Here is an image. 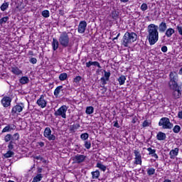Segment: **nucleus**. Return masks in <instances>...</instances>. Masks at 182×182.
<instances>
[{"instance_id": "1", "label": "nucleus", "mask_w": 182, "mask_h": 182, "mask_svg": "<svg viewBox=\"0 0 182 182\" xmlns=\"http://www.w3.org/2000/svg\"><path fill=\"white\" fill-rule=\"evenodd\" d=\"M147 32L149 45H154L159 41V26L149 24L147 27Z\"/></svg>"}, {"instance_id": "2", "label": "nucleus", "mask_w": 182, "mask_h": 182, "mask_svg": "<svg viewBox=\"0 0 182 182\" xmlns=\"http://www.w3.org/2000/svg\"><path fill=\"white\" fill-rule=\"evenodd\" d=\"M137 41V35L134 32H127L123 36L122 45L127 48L129 45L136 42Z\"/></svg>"}, {"instance_id": "3", "label": "nucleus", "mask_w": 182, "mask_h": 182, "mask_svg": "<svg viewBox=\"0 0 182 182\" xmlns=\"http://www.w3.org/2000/svg\"><path fill=\"white\" fill-rule=\"evenodd\" d=\"M178 86V74L176 72H171L169 74L168 87L169 89H177Z\"/></svg>"}, {"instance_id": "4", "label": "nucleus", "mask_w": 182, "mask_h": 182, "mask_svg": "<svg viewBox=\"0 0 182 182\" xmlns=\"http://www.w3.org/2000/svg\"><path fill=\"white\" fill-rule=\"evenodd\" d=\"M159 126L165 130H171L173 127V123L170 122L168 117H162L159 122Z\"/></svg>"}, {"instance_id": "5", "label": "nucleus", "mask_w": 182, "mask_h": 182, "mask_svg": "<svg viewBox=\"0 0 182 182\" xmlns=\"http://www.w3.org/2000/svg\"><path fill=\"white\" fill-rule=\"evenodd\" d=\"M69 35H68V33L66 31L63 32L59 38V43L61 46L63 48H68L69 46Z\"/></svg>"}, {"instance_id": "6", "label": "nucleus", "mask_w": 182, "mask_h": 182, "mask_svg": "<svg viewBox=\"0 0 182 182\" xmlns=\"http://www.w3.org/2000/svg\"><path fill=\"white\" fill-rule=\"evenodd\" d=\"M68 112V107L66 105L61 106L57 111L55 112V116H61L63 119H66V112Z\"/></svg>"}, {"instance_id": "7", "label": "nucleus", "mask_w": 182, "mask_h": 182, "mask_svg": "<svg viewBox=\"0 0 182 182\" xmlns=\"http://www.w3.org/2000/svg\"><path fill=\"white\" fill-rule=\"evenodd\" d=\"M44 136L46 137L48 140H55L56 136L52 134V130L50 128L46 127L44 130Z\"/></svg>"}, {"instance_id": "8", "label": "nucleus", "mask_w": 182, "mask_h": 182, "mask_svg": "<svg viewBox=\"0 0 182 182\" xmlns=\"http://www.w3.org/2000/svg\"><path fill=\"white\" fill-rule=\"evenodd\" d=\"M23 107H25V106L22 102L20 103V105H15L11 109L12 114H16V113H21V112L23 110Z\"/></svg>"}, {"instance_id": "9", "label": "nucleus", "mask_w": 182, "mask_h": 182, "mask_svg": "<svg viewBox=\"0 0 182 182\" xmlns=\"http://www.w3.org/2000/svg\"><path fill=\"white\" fill-rule=\"evenodd\" d=\"M87 26V23L85 21H80L78 25V33H85L86 31V28Z\"/></svg>"}, {"instance_id": "10", "label": "nucleus", "mask_w": 182, "mask_h": 182, "mask_svg": "<svg viewBox=\"0 0 182 182\" xmlns=\"http://www.w3.org/2000/svg\"><path fill=\"white\" fill-rule=\"evenodd\" d=\"M15 129H16L15 124H9L2 129L1 133H9V132H12V130H15Z\"/></svg>"}, {"instance_id": "11", "label": "nucleus", "mask_w": 182, "mask_h": 182, "mask_svg": "<svg viewBox=\"0 0 182 182\" xmlns=\"http://www.w3.org/2000/svg\"><path fill=\"white\" fill-rule=\"evenodd\" d=\"M47 103L46 100H45V96L43 95H41V97L37 100V105L42 109L46 107Z\"/></svg>"}, {"instance_id": "12", "label": "nucleus", "mask_w": 182, "mask_h": 182, "mask_svg": "<svg viewBox=\"0 0 182 182\" xmlns=\"http://www.w3.org/2000/svg\"><path fill=\"white\" fill-rule=\"evenodd\" d=\"M12 102V99L9 97H4L1 100V104L4 107H9L11 106V102Z\"/></svg>"}, {"instance_id": "13", "label": "nucleus", "mask_w": 182, "mask_h": 182, "mask_svg": "<svg viewBox=\"0 0 182 182\" xmlns=\"http://www.w3.org/2000/svg\"><path fill=\"white\" fill-rule=\"evenodd\" d=\"M85 159H86V156L77 154L74 157L73 161H75V163H77L78 164H80V163H83V161H85Z\"/></svg>"}, {"instance_id": "14", "label": "nucleus", "mask_w": 182, "mask_h": 182, "mask_svg": "<svg viewBox=\"0 0 182 182\" xmlns=\"http://www.w3.org/2000/svg\"><path fill=\"white\" fill-rule=\"evenodd\" d=\"M135 155V164H141V154L138 150L134 151Z\"/></svg>"}, {"instance_id": "15", "label": "nucleus", "mask_w": 182, "mask_h": 182, "mask_svg": "<svg viewBox=\"0 0 182 182\" xmlns=\"http://www.w3.org/2000/svg\"><path fill=\"white\" fill-rule=\"evenodd\" d=\"M171 90H173V96L174 99H179L180 96H181V91H180V86H178L175 89H171Z\"/></svg>"}, {"instance_id": "16", "label": "nucleus", "mask_w": 182, "mask_h": 182, "mask_svg": "<svg viewBox=\"0 0 182 182\" xmlns=\"http://www.w3.org/2000/svg\"><path fill=\"white\" fill-rule=\"evenodd\" d=\"M90 66H97L99 68V69L102 68V66H100V63L97 61H89L86 63V67L87 68H90Z\"/></svg>"}, {"instance_id": "17", "label": "nucleus", "mask_w": 182, "mask_h": 182, "mask_svg": "<svg viewBox=\"0 0 182 182\" xmlns=\"http://www.w3.org/2000/svg\"><path fill=\"white\" fill-rule=\"evenodd\" d=\"M178 148H175L174 149L171 150L169 152L170 158L172 159H176V156H178Z\"/></svg>"}, {"instance_id": "18", "label": "nucleus", "mask_w": 182, "mask_h": 182, "mask_svg": "<svg viewBox=\"0 0 182 182\" xmlns=\"http://www.w3.org/2000/svg\"><path fill=\"white\" fill-rule=\"evenodd\" d=\"M159 31L161 33L166 32V31H167V23L161 22L159 26Z\"/></svg>"}, {"instance_id": "19", "label": "nucleus", "mask_w": 182, "mask_h": 182, "mask_svg": "<svg viewBox=\"0 0 182 182\" xmlns=\"http://www.w3.org/2000/svg\"><path fill=\"white\" fill-rule=\"evenodd\" d=\"M63 85H60L57 87L54 90V96H55V97H58L59 96V93H60V92H63Z\"/></svg>"}, {"instance_id": "20", "label": "nucleus", "mask_w": 182, "mask_h": 182, "mask_svg": "<svg viewBox=\"0 0 182 182\" xmlns=\"http://www.w3.org/2000/svg\"><path fill=\"white\" fill-rule=\"evenodd\" d=\"M166 134L164 132H159L156 135V139L157 140H159V141H163V140H166Z\"/></svg>"}, {"instance_id": "21", "label": "nucleus", "mask_w": 182, "mask_h": 182, "mask_svg": "<svg viewBox=\"0 0 182 182\" xmlns=\"http://www.w3.org/2000/svg\"><path fill=\"white\" fill-rule=\"evenodd\" d=\"M52 46L53 50H58L59 48V41L56 38H53Z\"/></svg>"}, {"instance_id": "22", "label": "nucleus", "mask_w": 182, "mask_h": 182, "mask_svg": "<svg viewBox=\"0 0 182 182\" xmlns=\"http://www.w3.org/2000/svg\"><path fill=\"white\" fill-rule=\"evenodd\" d=\"M176 33V31L173 28H168L165 33L167 38H171L172 35Z\"/></svg>"}, {"instance_id": "23", "label": "nucleus", "mask_w": 182, "mask_h": 182, "mask_svg": "<svg viewBox=\"0 0 182 182\" xmlns=\"http://www.w3.org/2000/svg\"><path fill=\"white\" fill-rule=\"evenodd\" d=\"M20 83H21V85H26V83H29V78L28 77H22L20 79Z\"/></svg>"}, {"instance_id": "24", "label": "nucleus", "mask_w": 182, "mask_h": 182, "mask_svg": "<svg viewBox=\"0 0 182 182\" xmlns=\"http://www.w3.org/2000/svg\"><path fill=\"white\" fill-rule=\"evenodd\" d=\"M43 178V176L42 174L39 173L36 177L33 178L32 182H39Z\"/></svg>"}, {"instance_id": "25", "label": "nucleus", "mask_w": 182, "mask_h": 182, "mask_svg": "<svg viewBox=\"0 0 182 182\" xmlns=\"http://www.w3.org/2000/svg\"><path fill=\"white\" fill-rule=\"evenodd\" d=\"M118 82H119L120 86H122V85H123V84L125 83V82H126V76H124V75H121V76L118 78Z\"/></svg>"}, {"instance_id": "26", "label": "nucleus", "mask_w": 182, "mask_h": 182, "mask_svg": "<svg viewBox=\"0 0 182 182\" xmlns=\"http://www.w3.org/2000/svg\"><path fill=\"white\" fill-rule=\"evenodd\" d=\"M12 141V134H7L5 136H4V141L6 143H9V141Z\"/></svg>"}, {"instance_id": "27", "label": "nucleus", "mask_w": 182, "mask_h": 182, "mask_svg": "<svg viewBox=\"0 0 182 182\" xmlns=\"http://www.w3.org/2000/svg\"><path fill=\"white\" fill-rule=\"evenodd\" d=\"M11 72L14 75H21V73H22V71L21 70H19V68H12Z\"/></svg>"}, {"instance_id": "28", "label": "nucleus", "mask_w": 182, "mask_h": 182, "mask_svg": "<svg viewBox=\"0 0 182 182\" xmlns=\"http://www.w3.org/2000/svg\"><path fill=\"white\" fill-rule=\"evenodd\" d=\"M9 3L5 2V3H4V4L1 6L0 9H1V10L3 12H4V11H6V9H8V7H9Z\"/></svg>"}, {"instance_id": "29", "label": "nucleus", "mask_w": 182, "mask_h": 182, "mask_svg": "<svg viewBox=\"0 0 182 182\" xmlns=\"http://www.w3.org/2000/svg\"><path fill=\"white\" fill-rule=\"evenodd\" d=\"M95 111V108H93V107H87L86 108V111L85 113L87 114H92L93 113V112Z\"/></svg>"}, {"instance_id": "30", "label": "nucleus", "mask_w": 182, "mask_h": 182, "mask_svg": "<svg viewBox=\"0 0 182 182\" xmlns=\"http://www.w3.org/2000/svg\"><path fill=\"white\" fill-rule=\"evenodd\" d=\"M59 79L61 81L66 80L68 79V73H63L59 75Z\"/></svg>"}, {"instance_id": "31", "label": "nucleus", "mask_w": 182, "mask_h": 182, "mask_svg": "<svg viewBox=\"0 0 182 182\" xmlns=\"http://www.w3.org/2000/svg\"><path fill=\"white\" fill-rule=\"evenodd\" d=\"M14 151L9 150V151H7V153H6L4 154V157L6 159H9V157H12L14 156Z\"/></svg>"}, {"instance_id": "32", "label": "nucleus", "mask_w": 182, "mask_h": 182, "mask_svg": "<svg viewBox=\"0 0 182 182\" xmlns=\"http://www.w3.org/2000/svg\"><path fill=\"white\" fill-rule=\"evenodd\" d=\"M97 167L102 170V171H106V166L102 164V163H97Z\"/></svg>"}, {"instance_id": "33", "label": "nucleus", "mask_w": 182, "mask_h": 182, "mask_svg": "<svg viewBox=\"0 0 182 182\" xmlns=\"http://www.w3.org/2000/svg\"><path fill=\"white\" fill-rule=\"evenodd\" d=\"M92 178H99V176H100V172L99 171H95L92 172Z\"/></svg>"}, {"instance_id": "34", "label": "nucleus", "mask_w": 182, "mask_h": 182, "mask_svg": "<svg viewBox=\"0 0 182 182\" xmlns=\"http://www.w3.org/2000/svg\"><path fill=\"white\" fill-rule=\"evenodd\" d=\"M112 19H119V11H114L112 12Z\"/></svg>"}, {"instance_id": "35", "label": "nucleus", "mask_w": 182, "mask_h": 182, "mask_svg": "<svg viewBox=\"0 0 182 182\" xmlns=\"http://www.w3.org/2000/svg\"><path fill=\"white\" fill-rule=\"evenodd\" d=\"M9 19V17L8 16L3 17L2 18L0 19V25H2L3 23H6Z\"/></svg>"}, {"instance_id": "36", "label": "nucleus", "mask_w": 182, "mask_h": 182, "mask_svg": "<svg viewBox=\"0 0 182 182\" xmlns=\"http://www.w3.org/2000/svg\"><path fill=\"white\" fill-rule=\"evenodd\" d=\"M16 140H19V134L16 133L14 135H12V141H16Z\"/></svg>"}, {"instance_id": "37", "label": "nucleus", "mask_w": 182, "mask_h": 182, "mask_svg": "<svg viewBox=\"0 0 182 182\" xmlns=\"http://www.w3.org/2000/svg\"><path fill=\"white\" fill-rule=\"evenodd\" d=\"M180 130H181V127L178 125H176L173 129V133H180Z\"/></svg>"}, {"instance_id": "38", "label": "nucleus", "mask_w": 182, "mask_h": 182, "mask_svg": "<svg viewBox=\"0 0 182 182\" xmlns=\"http://www.w3.org/2000/svg\"><path fill=\"white\" fill-rule=\"evenodd\" d=\"M80 139L82 140H87L89 139V134L87 133H84L80 135Z\"/></svg>"}, {"instance_id": "39", "label": "nucleus", "mask_w": 182, "mask_h": 182, "mask_svg": "<svg viewBox=\"0 0 182 182\" xmlns=\"http://www.w3.org/2000/svg\"><path fill=\"white\" fill-rule=\"evenodd\" d=\"M84 146L85 149H87V150H89V149L92 147V144L90 143V141H85Z\"/></svg>"}, {"instance_id": "40", "label": "nucleus", "mask_w": 182, "mask_h": 182, "mask_svg": "<svg viewBox=\"0 0 182 182\" xmlns=\"http://www.w3.org/2000/svg\"><path fill=\"white\" fill-rule=\"evenodd\" d=\"M150 124H151V122H150L149 120H145V121H144L142 126H143V127H149V126H150Z\"/></svg>"}, {"instance_id": "41", "label": "nucleus", "mask_w": 182, "mask_h": 182, "mask_svg": "<svg viewBox=\"0 0 182 182\" xmlns=\"http://www.w3.org/2000/svg\"><path fill=\"white\" fill-rule=\"evenodd\" d=\"M42 16L43 18H49V11L44 10L42 11Z\"/></svg>"}, {"instance_id": "42", "label": "nucleus", "mask_w": 182, "mask_h": 182, "mask_svg": "<svg viewBox=\"0 0 182 182\" xmlns=\"http://www.w3.org/2000/svg\"><path fill=\"white\" fill-rule=\"evenodd\" d=\"M14 144H15V142L14 141H10L8 145L9 150H14Z\"/></svg>"}, {"instance_id": "43", "label": "nucleus", "mask_w": 182, "mask_h": 182, "mask_svg": "<svg viewBox=\"0 0 182 182\" xmlns=\"http://www.w3.org/2000/svg\"><path fill=\"white\" fill-rule=\"evenodd\" d=\"M154 173H156V170L153 168H149L147 172L149 176H153V174H154Z\"/></svg>"}, {"instance_id": "44", "label": "nucleus", "mask_w": 182, "mask_h": 182, "mask_svg": "<svg viewBox=\"0 0 182 182\" xmlns=\"http://www.w3.org/2000/svg\"><path fill=\"white\" fill-rule=\"evenodd\" d=\"M105 73V77L106 80H109V78L110 77V72H107L106 70H104Z\"/></svg>"}, {"instance_id": "45", "label": "nucleus", "mask_w": 182, "mask_h": 182, "mask_svg": "<svg viewBox=\"0 0 182 182\" xmlns=\"http://www.w3.org/2000/svg\"><path fill=\"white\" fill-rule=\"evenodd\" d=\"M147 150L149 152V156H151L152 154H154V153H156V149H152L151 147L148 148Z\"/></svg>"}, {"instance_id": "46", "label": "nucleus", "mask_w": 182, "mask_h": 182, "mask_svg": "<svg viewBox=\"0 0 182 182\" xmlns=\"http://www.w3.org/2000/svg\"><path fill=\"white\" fill-rule=\"evenodd\" d=\"M82 80V77L80 76H77L74 78V82L75 83H79V82H80Z\"/></svg>"}, {"instance_id": "47", "label": "nucleus", "mask_w": 182, "mask_h": 182, "mask_svg": "<svg viewBox=\"0 0 182 182\" xmlns=\"http://www.w3.org/2000/svg\"><path fill=\"white\" fill-rule=\"evenodd\" d=\"M141 11H147V4H142L141 6Z\"/></svg>"}, {"instance_id": "48", "label": "nucleus", "mask_w": 182, "mask_h": 182, "mask_svg": "<svg viewBox=\"0 0 182 182\" xmlns=\"http://www.w3.org/2000/svg\"><path fill=\"white\" fill-rule=\"evenodd\" d=\"M38 62V60H36V58H31L30 59V63H32L33 65H35Z\"/></svg>"}, {"instance_id": "49", "label": "nucleus", "mask_w": 182, "mask_h": 182, "mask_svg": "<svg viewBox=\"0 0 182 182\" xmlns=\"http://www.w3.org/2000/svg\"><path fill=\"white\" fill-rule=\"evenodd\" d=\"M101 82H102V86H105V85H106V83H107V82H106V78H105V77H102L101 78Z\"/></svg>"}, {"instance_id": "50", "label": "nucleus", "mask_w": 182, "mask_h": 182, "mask_svg": "<svg viewBox=\"0 0 182 182\" xmlns=\"http://www.w3.org/2000/svg\"><path fill=\"white\" fill-rule=\"evenodd\" d=\"M167 50H168L167 46H164L161 47V51L164 52V53H166V52H167Z\"/></svg>"}, {"instance_id": "51", "label": "nucleus", "mask_w": 182, "mask_h": 182, "mask_svg": "<svg viewBox=\"0 0 182 182\" xmlns=\"http://www.w3.org/2000/svg\"><path fill=\"white\" fill-rule=\"evenodd\" d=\"M114 127H117V129L120 127V125H119V122L117 121H114Z\"/></svg>"}, {"instance_id": "52", "label": "nucleus", "mask_w": 182, "mask_h": 182, "mask_svg": "<svg viewBox=\"0 0 182 182\" xmlns=\"http://www.w3.org/2000/svg\"><path fill=\"white\" fill-rule=\"evenodd\" d=\"M34 159H36V160H41V161H43V158H42L41 156H35Z\"/></svg>"}, {"instance_id": "53", "label": "nucleus", "mask_w": 182, "mask_h": 182, "mask_svg": "<svg viewBox=\"0 0 182 182\" xmlns=\"http://www.w3.org/2000/svg\"><path fill=\"white\" fill-rule=\"evenodd\" d=\"M151 156L154 157V159H159V156H157L156 153L152 154Z\"/></svg>"}, {"instance_id": "54", "label": "nucleus", "mask_w": 182, "mask_h": 182, "mask_svg": "<svg viewBox=\"0 0 182 182\" xmlns=\"http://www.w3.org/2000/svg\"><path fill=\"white\" fill-rule=\"evenodd\" d=\"M178 117L179 119H182V111L178 112Z\"/></svg>"}, {"instance_id": "55", "label": "nucleus", "mask_w": 182, "mask_h": 182, "mask_svg": "<svg viewBox=\"0 0 182 182\" xmlns=\"http://www.w3.org/2000/svg\"><path fill=\"white\" fill-rule=\"evenodd\" d=\"M38 145L40 146V147H43V146H45V143H43V142H38Z\"/></svg>"}, {"instance_id": "56", "label": "nucleus", "mask_w": 182, "mask_h": 182, "mask_svg": "<svg viewBox=\"0 0 182 182\" xmlns=\"http://www.w3.org/2000/svg\"><path fill=\"white\" fill-rule=\"evenodd\" d=\"M120 1L126 4L127 2H129V0H120Z\"/></svg>"}, {"instance_id": "57", "label": "nucleus", "mask_w": 182, "mask_h": 182, "mask_svg": "<svg viewBox=\"0 0 182 182\" xmlns=\"http://www.w3.org/2000/svg\"><path fill=\"white\" fill-rule=\"evenodd\" d=\"M38 173H42V168H38Z\"/></svg>"}, {"instance_id": "58", "label": "nucleus", "mask_w": 182, "mask_h": 182, "mask_svg": "<svg viewBox=\"0 0 182 182\" xmlns=\"http://www.w3.org/2000/svg\"><path fill=\"white\" fill-rule=\"evenodd\" d=\"M164 182H171V180L166 179Z\"/></svg>"}, {"instance_id": "59", "label": "nucleus", "mask_w": 182, "mask_h": 182, "mask_svg": "<svg viewBox=\"0 0 182 182\" xmlns=\"http://www.w3.org/2000/svg\"><path fill=\"white\" fill-rule=\"evenodd\" d=\"M117 38H118V37H115L113 38V41H116V39H117Z\"/></svg>"}, {"instance_id": "60", "label": "nucleus", "mask_w": 182, "mask_h": 182, "mask_svg": "<svg viewBox=\"0 0 182 182\" xmlns=\"http://www.w3.org/2000/svg\"><path fill=\"white\" fill-rule=\"evenodd\" d=\"M119 36H120V33H118L117 36V37L119 38Z\"/></svg>"}, {"instance_id": "61", "label": "nucleus", "mask_w": 182, "mask_h": 182, "mask_svg": "<svg viewBox=\"0 0 182 182\" xmlns=\"http://www.w3.org/2000/svg\"><path fill=\"white\" fill-rule=\"evenodd\" d=\"M8 182H15V181L9 180Z\"/></svg>"}]
</instances>
